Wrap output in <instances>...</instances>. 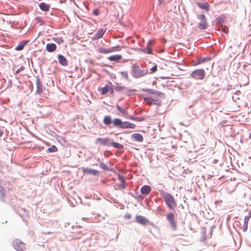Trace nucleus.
I'll return each instance as SVG.
<instances>
[{
  "label": "nucleus",
  "instance_id": "f257e3e1",
  "mask_svg": "<svg viewBox=\"0 0 251 251\" xmlns=\"http://www.w3.org/2000/svg\"><path fill=\"white\" fill-rule=\"evenodd\" d=\"M113 126L122 129H134L136 127L135 124L128 121L123 122L119 118L113 120Z\"/></svg>",
  "mask_w": 251,
  "mask_h": 251
},
{
  "label": "nucleus",
  "instance_id": "f03ea898",
  "mask_svg": "<svg viewBox=\"0 0 251 251\" xmlns=\"http://www.w3.org/2000/svg\"><path fill=\"white\" fill-rule=\"evenodd\" d=\"M148 73L147 69H141L138 64H133L131 67V74L133 77L138 78L143 77Z\"/></svg>",
  "mask_w": 251,
  "mask_h": 251
},
{
  "label": "nucleus",
  "instance_id": "7ed1b4c3",
  "mask_svg": "<svg viewBox=\"0 0 251 251\" xmlns=\"http://www.w3.org/2000/svg\"><path fill=\"white\" fill-rule=\"evenodd\" d=\"M162 196L166 204L170 209H173L176 206V201L173 196L170 194L164 192L162 193Z\"/></svg>",
  "mask_w": 251,
  "mask_h": 251
},
{
  "label": "nucleus",
  "instance_id": "20e7f679",
  "mask_svg": "<svg viewBox=\"0 0 251 251\" xmlns=\"http://www.w3.org/2000/svg\"><path fill=\"white\" fill-rule=\"evenodd\" d=\"M205 75V72L203 69H197L193 71L190 74L191 77L196 80L203 79Z\"/></svg>",
  "mask_w": 251,
  "mask_h": 251
},
{
  "label": "nucleus",
  "instance_id": "39448f33",
  "mask_svg": "<svg viewBox=\"0 0 251 251\" xmlns=\"http://www.w3.org/2000/svg\"><path fill=\"white\" fill-rule=\"evenodd\" d=\"M197 17L201 21L198 25L199 28L201 30L206 29L207 27L208 24L205 15L204 14L198 15Z\"/></svg>",
  "mask_w": 251,
  "mask_h": 251
},
{
  "label": "nucleus",
  "instance_id": "423d86ee",
  "mask_svg": "<svg viewBox=\"0 0 251 251\" xmlns=\"http://www.w3.org/2000/svg\"><path fill=\"white\" fill-rule=\"evenodd\" d=\"M13 246L15 249L18 251H25V246L24 243L19 239H15L13 243Z\"/></svg>",
  "mask_w": 251,
  "mask_h": 251
},
{
  "label": "nucleus",
  "instance_id": "0eeeda50",
  "mask_svg": "<svg viewBox=\"0 0 251 251\" xmlns=\"http://www.w3.org/2000/svg\"><path fill=\"white\" fill-rule=\"evenodd\" d=\"M144 101L149 105L156 104L157 105H161V102L159 100H156L153 98H145Z\"/></svg>",
  "mask_w": 251,
  "mask_h": 251
},
{
  "label": "nucleus",
  "instance_id": "6e6552de",
  "mask_svg": "<svg viewBox=\"0 0 251 251\" xmlns=\"http://www.w3.org/2000/svg\"><path fill=\"white\" fill-rule=\"evenodd\" d=\"M136 222L141 225H146L149 224L150 222L148 219L145 217L138 215L136 217Z\"/></svg>",
  "mask_w": 251,
  "mask_h": 251
},
{
  "label": "nucleus",
  "instance_id": "1a4fd4ad",
  "mask_svg": "<svg viewBox=\"0 0 251 251\" xmlns=\"http://www.w3.org/2000/svg\"><path fill=\"white\" fill-rule=\"evenodd\" d=\"M109 139L108 138H97L96 140L97 144H99L103 146H110V143L109 142Z\"/></svg>",
  "mask_w": 251,
  "mask_h": 251
},
{
  "label": "nucleus",
  "instance_id": "9d476101",
  "mask_svg": "<svg viewBox=\"0 0 251 251\" xmlns=\"http://www.w3.org/2000/svg\"><path fill=\"white\" fill-rule=\"evenodd\" d=\"M174 219L175 216L174 214L172 213H169L167 216V219L170 222L171 226L173 228H176V224Z\"/></svg>",
  "mask_w": 251,
  "mask_h": 251
},
{
  "label": "nucleus",
  "instance_id": "9b49d317",
  "mask_svg": "<svg viewBox=\"0 0 251 251\" xmlns=\"http://www.w3.org/2000/svg\"><path fill=\"white\" fill-rule=\"evenodd\" d=\"M105 32V30L103 29H99L94 36L92 37V39L95 40L101 38Z\"/></svg>",
  "mask_w": 251,
  "mask_h": 251
},
{
  "label": "nucleus",
  "instance_id": "f8f14e48",
  "mask_svg": "<svg viewBox=\"0 0 251 251\" xmlns=\"http://www.w3.org/2000/svg\"><path fill=\"white\" fill-rule=\"evenodd\" d=\"M58 60L59 63L62 66H66L68 64L67 60L65 57L62 55L59 54L58 55Z\"/></svg>",
  "mask_w": 251,
  "mask_h": 251
},
{
  "label": "nucleus",
  "instance_id": "ddd939ff",
  "mask_svg": "<svg viewBox=\"0 0 251 251\" xmlns=\"http://www.w3.org/2000/svg\"><path fill=\"white\" fill-rule=\"evenodd\" d=\"M109 91H111L112 93H113L112 88L110 87L108 85H105L104 87L100 89V93L102 95H105Z\"/></svg>",
  "mask_w": 251,
  "mask_h": 251
},
{
  "label": "nucleus",
  "instance_id": "4468645a",
  "mask_svg": "<svg viewBox=\"0 0 251 251\" xmlns=\"http://www.w3.org/2000/svg\"><path fill=\"white\" fill-rule=\"evenodd\" d=\"M251 217V213H249L248 215L246 216L244 218V223L243 225V231H246L248 229V225L249 219Z\"/></svg>",
  "mask_w": 251,
  "mask_h": 251
},
{
  "label": "nucleus",
  "instance_id": "2eb2a0df",
  "mask_svg": "<svg viewBox=\"0 0 251 251\" xmlns=\"http://www.w3.org/2000/svg\"><path fill=\"white\" fill-rule=\"evenodd\" d=\"M56 46L55 44L49 43L46 45V50L49 52H53L56 50Z\"/></svg>",
  "mask_w": 251,
  "mask_h": 251
},
{
  "label": "nucleus",
  "instance_id": "dca6fc26",
  "mask_svg": "<svg viewBox=\"0 0 251 251\" xmlns=\"http://www.w3.org/2000/svg\"><path fill=\"white\" fill-rule=\"evenodd\" d=\"M36 83L37 86L36 92L38 94H41L43 92V86L42 85L41 82L38 78L36 79Z\"/></svg>",
  "mask_w": 251,
  "mask_h": 251
},
{
  "label": "nucleus",
  "instance_id": "f3484780",
  "mask_svg": "<svg viewBox=\"0 0 251 251\" xmlns=\"http://www.w3.org/2000/svg\"><path fill=\"white\" fill-rule=\"evenodd\" d=\"M151 191V188L149 185H144L141 189V193L143 195H148Z\"/></svg>",
  "mask_w": 251,
  "mask_h": 251
},
{
  "label": "nucleus",
  "instance_id": "a211bd4d",
  "mask_svg": "<svg viewBox=\"0 0 251 251\" xmlns=\"http://www.w3.org/2000/svg\"><path fill=\"white\" fill-rule=\"evenodd\" d=\"M103 122L104 125L109 126L111 123L113 124V120H112L110 116H105L103 119Z\"/></svg>",
  "mask_w": 251,
  "mask_h": 251
},
{
  "label": "nucleus",
  "instance_id": "6ab92c4d",
  "mask_svg": "<svg viewBox=\"0 0 251 251\" xmlns=\"http://www.w3.org/2000/svg\"><path fill=\"white\" fill-rule=\"evenodd\" d=\"M197 5L201 9L205 10L207 11L209 10V4L207 2H204L203 3L198 2Z\"/></svg>",
  "mask_w": 251,
  "mask_h": 251
},
{
  "label": "nucleus",
  "instance_id": "aec40b11",
  "mask_svg": "<svg viewBox=\"0 0 251 251\" xmlns=\"http://www.w3.org/2000/svg\"><path fill=\"white\" fill-rule=\"evenodd\" d=\"M122 59V55L120 54H116L110 56L108 57V59L110 61H114L118 62Z\"/></svg>",
  "mask_w": 251,
  "mask_h": 251
},
{
  "label": "nucleus",
  "instance_id": "412c9836",
  "mask_svg": "<svg viewBox=\"0 0 251 251\" xmlns=\"http://www.w3.org/2000/svg\"><path fill=\"white\" fill-rule=\"evenodd\" d=\"M39 6L40 8L44 11H48L50 8V5L45 2H41Z\"/></svg>",
  "mask_w": 251,
  "mask_h": 251
},
{
  "label": "nucleus",
  "instance_id": "4be33fe9",
  "mask_svg": "<svg viewBox=\"0 0 251 251\" xmlns=\"http://www.w3.org/2000/svg\"><path fill=\"white\" fill-rule=\"evenodd\" d=\"M135 140L138 142H142L143 141V137L140 133H134L132 135Z\"/></svg>",
  "mask_w": 251,
  "mask_h": 251
},
{
  "label": "nucleus",
  "instance_id": "5701e85b",
  "mask_svg": "<svg viewBox=\"0 0 251 251\" xmlns=\"http://www.w3.org/2000/svg\"><path fill=\"white\" fill-rule=\"evenodd\" d=\"M116 108L118 110V111H119L123 114L124 116H125L126 118H128L127 117L128 113L126 110L123 109L118 104L116 105Z\"/></svg>",
  "mask_w": 251,
  "mask_h": 251
},
{
  "label": "nucleus",
  "instance_id": "b1692460",
  "mask_svg": "<svg viewBox=\"0 0 251 251\" xmlns=\"http://www.w3.org/2000/svg\"><path fill=\"white\" fill-rule=\"evenodd\" d=\"M98 51L99 53H104V54L109 53L111 52L110 48H109V49L99 48V49H98Z\"/></svg>",
  "mask_w": 251,
  "mask_h": 251
},
{
  "label": "nucleus",
  "instance_id": "393cba45",
  "mask_svg": "<svg viewBox=\"0 0 251 251\" xmlns=\"http://www.w3.org/2000/svg\"><path fill=\"white\" fill-rule=\"evenodd\" d=\"M27 42H21L15 48L17 50H23L24 46L26 45Z\"/></svg>",
  "mask_w": 251,
  "mask_h": 251
},
{
  "label": "nucleus",
  "instance_id": "a878e982",
  "mask_svg": "<svg viewBox=\"0 0 251 251\" xmlns=\"http://www.w3.org/2000/svg\"><path fill=\"white\" fill-rule=\"evenodd\" d=\"M110 146H112L114 148L118 149H122L123 148V146L122 145L114 142L110 143Z\"/></svg>",
  "mask_w": 251,
  "mask_h": 251
},
{
  "label": "nucleus",
  "instance_id": "bb28decb",
  "mask_svg": "<svg viewBox=\"0 0 251 251\" xmlns=\"http://www.w3.org/2000/svg\"><path fill=\"white\" fill-rule=\"evenodd\" d=\"M48 150L50 152H55L57 151L58 149L55 146L52 145L49 148Z\"/></svg>",
  "mask_w": 251,
  "mask_h": 251
},
{
  "label": "nucleus",
  "instance_id": "cd10ccee",
  "mask_svg": "<svg viewBox=\"0 0 251 251\" xmlns=\"http://www.w3.org/2000/svg\"><path fill=\"white\" fill-rule=\"evenodd\" d=\"M110 49L111 52L117 51H120L121 50V48L119 46L110 48Z\"/></svg>",
  "mask_w": 251,
  "mask_h": 251
},
{
  "label": "nucleus",
  "instance_id": "c85d7f7f",
  "mask_svg": "<svg viewBox=\"0 0 251 251\" xmlns=\"http://www.w3.org/2000/svg\"><path fill=\"white\" fill-rule=\"evenodd\" d=\"M220 29L222 31L226 34H227L229 31L228 27L226 25H222Z\"/></svg>",
  "mask_w": 251,
  "mask_h": 251
},
{
  "label": "nucleus",
  "instance_id": "c756f323",
  "mask_svg": "<svg viewBox=\"0 0 251 251\" xmlns=\"http://www.w3.org/2000/svg\"><path fill=\"white\" fill-rule=\"evenodd\" d=\"M151 94H154L158 97H162L164 95V94L161 93V92H158V91H152V92H151Z\"/></svg>",
  "mask_w": 251,
  "mask_h": 251
},
{
  "label": "nucleus",
  "instance_id": "7c9ffc66",
  "mask_svg": "<svg viewBox=\"0 0 251 251\" xmlns=\"http://www.w3.org/2000/svg\"><path fill=\"white\" fill-rule=\"evenodd\" d=\"M125 87L123 86L117 85L116 86L115 89L117 91H121L124 90Z\"/></svg>",
  "mask_w": 251,
  "mask_h": 251
},
{
  "label": "nucleus",
  "instance_id": "2f4dec72",
  "mask_svg": "<svg viewBox=\"0 0 251 251\" xmlns=\"http://www.w3.org/2000/svg\"><path fill=\"white\" fill-rule=\"evenodd\" d=\"M100 168H101L102 169H104V170H108V167L107 166V165L104 164V163L103 162H101L100 163Z\"/></svg>",
  "mask_w": 251,
  "mask_h": 251
},
{
  "label": "nucleus",
  "instance_id": "473e14b6",
  "mask_svg": "<svg viewBox=\"0 0 251 251\" xmlns=\"http://www.w3.org/2000/svg\"><path fill=\"white\" fill-rule=\"evenodd\" d=\"M128 118L131 119L132 120H135L138 121H142L144 120V118L143 117H140V118H133L131 116L128 117Z\"/></svg>",
  "mask_w": 251,
  "mask_h": 251
},
{
  "label": "nucleus",
  "instance_id": "72a5a7b5",
  "mask_svg": "<svg viewBox=\"0 0 251 251\" xmlns=\"http://www.w3.org/2000/svg\"><path fill=\"white\" fill-rule=\"evenodd\" d=\"M145 52L148 53H151V47H149V46H147L145 49Z\"/></svg>",
  "mask_w": 251,
  "mask_h": 251
},
{
  "label": "nucleus",
  "instance_id": "f704fd0d",
  "mask_svg": "<svg viewBox=\"0 0 251 251\" xmlns=\"http://www.w3.org/2000/svg\"><path fill=\"white\" fill-rule=\"evenodd\" d=\"M118 178H119V180H120V181H121V182L123 184H124V183H125V180L124 177L123 176H121V175H119V176H118Z\"/></svg>",
  "mask_w": 251,
  "mask_h": 251
},
{
  "label": "nucleus",
  "instance_id": "c9c22d12",
  "mask_svg": "<svg viewBox=\"0 0 251 251\" xmlns=\"http://www.w3.org/2000/svg\"><path fill=\"white\" fill-rule=\"evenodd\" d=\"M151 73H153L157 71V66L155 65L150 69Z\"/></svg>",
  "mask_w": 251,
  "mask_h": 251
},
{
  "label": "nucleus",
  "instance_id": "e433bc0d",
  "mask_svg": "<svg viewBox=\"0 0 251 251\" xmlns=\"http://www.w3.org/2000/svg\"><path fill=\"white\" fill-rule=\"evenodd\" d=\"M88 173H91V174H92L93 175H96L97 173V171L96 170H92V169H89L88 172Z\"/></svg>",
  "mask_w": 251,
  "mask_h": 251
},
{
  "label": "nucleus",
  "instance_id": "4c0bfd02",
  "mask_svg": "<svg viewBox=\"0 0 251 251\" xmlns=\"http://www.w3.org/2000/svg\"><path fill=\"white\" fill-rule=\"evenodd\" d=\"M24 70V67L23 66L21 67L19 69H18L16 72V74H18L21 71H23Z\"/></svg>",
  "mask_w": 251,
  "mask_h": 251
},
{
  "label": "nucleus",
  "instance_id": "58836bf2",
  "mask_svg": "<svg viewBox=\"0 0 251 251\" xmlns=\"http://www.w3.org/2000/svg\"><path fill=\"white\" fill-rule=\"evenodd\" d=\"M154 43V41L153 40H150L149 41L148 43V46L151 47V46Z\"/></svg>",
  "mask_w": 251,
  "mask_h": 251
},
{
  "label": "nucleus",
  "instance_id": "ea45409f",
  "mask_svg": "<svg viewBox=\"0 0 251 251\" xmlns=\"http://www.w3.org/2000/svg\"><path fill=\"white\" fill-rule=\"evenodd\" d=\"M122 74L126 78H127V77H128V74H127V72H123Z\"/></svg>",
  "mask_w": 251,
  "mask_h": 251
},
{
  "label": "nucleus",
  "instance_id": "a19ab883",
  "mask_svg": "<svg viewBox=\"0 0 251 251\" xmlns=\"http://www.w3.org/2000/svg\"><path fill=\"white\" fill-rule=\"evenodd\" d=\"M93 13H94V15H98L99 13V12L98 10L96 9V10H94Z\"/></svg>",
  "mask_w": 251,
  "mask_h": 251
},
{
  "label": "nucleus",
  "instance_id": "79ce46f5",
  "mask_svg": "<svg viewBox=\"0 0 251 251\" xmlns=\"http://www.w3.org/2000/svg\"><path fill=\"white\" fill-rule=\"evenodd\" d=\"M3 134V131L0 130V137H1Z\"/></svg>",
  "mask_w": 251,
  "mask_h": 251
},
{
  "label": "nucleus",
  "instance_id": "37998d69",
  "mask_svg": "<svg viewBox=\"0 0 251 251\" xmlns=\"http://www.w3.org/2000/svg\"><path fill=\"white\" fill-rule=\"evenodd\" d=\"M127 218H130V215H128V216H127Z\"/></svg>",
  "mask_w": 251,
  "mask_h": 251
},
{
  "label": "nucleus",
  "instance_id": "c03bdc74",
  "mask_svg": "<svg viewBox=\"0 0 251 251\" xmlns=\"http://www.w3.org/2000/svg\"><path fill=\"white\" fill-rule=\"evenodd\" d=\"M71 1H74V0H70Z\"/></svg>",
  "mask_w": 251,
  "mask_h": 251
}]
</instances>
